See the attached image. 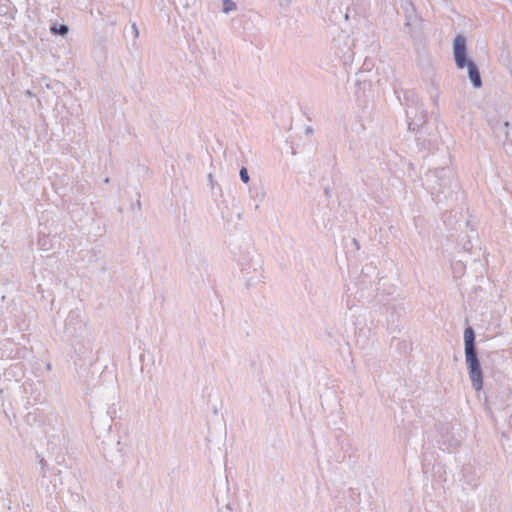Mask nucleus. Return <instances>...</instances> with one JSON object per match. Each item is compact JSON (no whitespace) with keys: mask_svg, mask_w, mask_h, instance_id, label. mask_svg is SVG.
I'll use <instances>...</instances> for the list:
<instances>
[{"mask_svg":"<svg viewBox=\"0 0 512 512\" xmlns=\"http://www.w3.org/2000/svg\"><path fill=\"white\" fill-rule=\"evenodd\" d=\"M64 334L79 357H85L92 352L95 334L93 329L81 319L79 310L69 312L65 320Z\"/></svg>","mask_w":512,"mask_h":512,"instance_id":"1","label":"nucleus"},{"mask_svg":"<svg viewBox=\"0 0 512 512\" xmlns=\"http://www.w3.org/2000/svg\"><path fill=\"white\" fill-rule=\"evenodd\" d=\"M476 335L471 326L464 330V353L469 379L476 391L483 388V372L476 349Z\"/></svg>","mask_w":512,"mask_h":512,"instance_id":"2","label":"nucleus"},{"mask_svg":"<svg viewBox=\"0 0 512 512\" xmlns=\"http://www.w3.org/2000/svg\"><path fill=\"white\" fill-rule=\"evenodd\" d=\"M403 100V104L406 107V118L409 130L421 132L427 118L423 104L419 101L417 94L412 90L404 92Z\"/></svg>","mask_w":512,"mask_h":512,"instance_id":"3","label":"nucleus"},{"mask_svg":"<svg viewBox=\"0 0 512 512\" xmlns=\"http://www.w3.org/2000/svg\"><path fill=\"white\" fill-rule=\"evenodd\" d=\"M452 177V170L446 167L428 171L426 174V181L431 189V194L436 196H439L440 194H444L446 196V192L450 194V188L453 182Z\"/></svg>","mask_w":512,"mask_h":512,"instance_id":"4","label":"nucleus"},{"mask_svg":"<svg viewBox=\"0 0 512 512\" xmlns=\"http://www.w3.org/2000/svg\"><path fill=\"white\" fill-rule=\"evenodd\" d=\"M404 27L415 28V31H408V34L413 40H419L421 38V20L415 13V9L411 3H407Z\"/></svg>","mask_w":512,"mask_h":512,"instance_id":"5","label":"nucleus"},{"mask_svg":"<svg viewBox=\"0 0 512 512\" xmlns=\"http://www.w3.org/2000/svg\"><path fill=\"white\" fill-rule=\"evenodd\" d=\"M453 53L456 66L459 69L465 68L468 63L466 38L462 35H457L453 40Z\"/></svg>","mask_w":512,"mask_h":512,"instance_id":"6","label":"nucleus"},{"mask_svg":"<svg viewBox=\"0 0 512 512\" xmlns=\"http://www.w3.org/2000/svg\"><path fill=\"white\" fill-rule=\"evenodd\" d=\"M467 70H468V77L471 81V84L474 88L479 89L482 87V79L480 75V71L478 66L475 64L474 61L471 59H468V63L466 64Z\"/></svg>","mask_w":512,"mask_h":512,"instance_id":"7","label":"nucleus"},{"mask_svg":"<svg viewBox=\"0 0 512 512\" xmlns=\"http://www.w3.org/2000/svg\"><path fill=\"white\" fill-rule=\"evenodd\" d=\"M345 46L346 50L339 48L335 51V55L346 63L352 59L353 51L350 49V47H348L346 43Z\"/></svg>","mask_w":512,"mask_h":512,"instance_id":"8","label":"nucleus"},{"mask_svg":"<svg viewBox=\"0 0 512 512\" xmlns=\"http://www.w3.org/2000/svg\"><path fill=\"white\" fill-rule=\"evenodd\" d=\"M50 32L53 34V35H60V36H65L68 34L69 32V27L66 25V24H53L51 27H50Z\"/></svg>","mask_w":512,"mask_h":512,"instance_id":"9","label":"nucleus"},{"mask_svg":"<svg viewBox=\"0 0 512 512\" xmlns=\"http://www.w3.org/2000/svg\"><path fill=\"white\" fill-rule=\"evenodd\" d=\"M237 6L232 0H223V12L228 14L231 11L236 10Z\"/></svg>","mask_w":512,"mask_h":512,"instance_id":"10","label":"nucleus"},{"mask_svg":"<svg viewBox=\"0 0 512 512\" xmlns=\"http://www.w3.org/2000/svg\"><path fill=\"white\" fill-rule=\"evenodd\" d=\"M38 458H39L38 463L41 466V476H42L41 484L44 485L43 479L46 478V469L48 467V463L43 457H41L39 455H38Z\"/></svg>","mask_w":512,"mask_h":512,"instance_id":"11","label":"nucleus"},{"mask_svg":"<svg viewBox=\"0 0 512 512\" xmlns=\"http://www.w3.org/2000/svg\"><path fill=\"white\" fill-rule=\"evenodd\" d=\"M396 348L400 353H407L411 348L410 344L407 341H398L396 344Z\"/></svg>","mask_w":512,"mask_h":512,"instance_id":"12","label":"nucleus"},{"mask_svg":"<svg viewBox=\"0 0 512 512\" xmlns=\"http://www.w3.org/2000/svg\"><path fill=\"white\" fill-rule=\"evenodd\" d=\"M250 194H251L252 198H254L255 200H258V202H261L264 198V193L258 191L257 188H250Z\"/></svg>","mask_w":512,"mask_h":512,"instance_id":"13","label":"nucleus"},{"mask_svg":"<svg viewBox=\"0 0 512 512\" xmlns=\"http://www.w3.org/2000/svg\"><path fill=\"white\" fill-rule=\"evenodd\" d=\"M207 178H208V182H209L212 192L215 193V189L217 188L219 190V192L221 193L222 192L221 187L214 181V178L211 173L208 174Z\"/></svg>","mask_w":512,"mask_h":512,"instance_id":"14","label":"nucleus"},{"mask_svg":"<svg viewBox=\"0 0 512 512\" xmlns=\"http://www.w3.org/2000/svg\"><path fill=\"white\" fill-rule=\"evenodd\" d=\"M239 176H240L241 181L244 182V183H248L249 180H250V177H249V174H248V170H247L246 167H242L240 169Z\"/></svg>","mask_w":512,"mask_h":512,"instance_id":"15","label":"nucleus"},{"mask_svg":"<svg viewBox=\"0 0 512 512\" xmlns=\"http://www.w3.org/2000/svg\"><path fill=\"white\" fill-rule=\"evenodd\" d=\"M463 248H464V250H466V251H471V250H472V248H473V245H472V243H471L470 241H468L467 243H464V244H463Z\"/></svg>","mask_w":512,"mask_h":512,"instance_id":"16","label":"nucleus"},{"mask_svg":"<svg viewBox=\"0 0 512 512\" xmlns=\"http://www.w3.org/2000/svg\"><path fill=\"white\" fill-rule=\"evenodd\" d=\"M305 134L311 136L313 134V128L311 126H307L305 128Z\"/></svg>","mask_w":512,"mask_h":512,"instance_id":"17","label":"nucleus"},{"mask_svg":"<svg viewBox=\"0 0 512 512\" xmlns=\"http://www.w3.org/2000/svg\"><path fill=\"white\" fill-rule=\"evenodd\" d=\"M324 194H325L326 197H330V188L329 187H326L324 189Z\"/></svg>","mask_w":512,"mask_h":512,"instance_id":"18","label":"nucleus"},{"mask_svg":"<svg viewBox=\"0 0 512 512\" xmlns=\"http://www.w3.org/2000/svg\"><path fill=\"white\" fill-rule=\"evenodd\" d=\"M411 30V31H415V28L414 27H410V28H405L404 27V31L408 34V31Z\"/></svg>","mask_w":512,"mask_h":512,"instance_id":"19","label":"nucleus"},{"mask_svg":"<svg viewBox=\"0 0 512 512\" xmlns=\"http://www.w3.org/2000/svg\"><path fill=\"white\" fill-rule=\"evenodd\" d=\"M508 425L512 427V414L508 418Z\"/></svg>","mask_w":512,"mask_h":512,"instance_id":"20","label":"nucleus"},{"mask_svg":"<svg viewBox=\"0 0 512 512\" xmlns=\"http://www.w3.org/2000/svg\"><path fill=\"white\" fill-rule=\"evenodd\" d=\"M132 28H133V31H135L136 36H138V29H137L136 25L134 24V25L132 26Z\"/></svg>","mask_w":512,"mask_h":512,"instance_id":"21","label":"nucleus"},{"mask_svg":"<svg viewBox=\"0 0 512 512\" xmlns=\"http://www.w3.org/2000/svg\"><path fill=\"white\" fill-rule=\"evenodd\" d=\"M393 329H394V330H397L398 332H400L399 325H395V326L393 327Z\"/></svg>","mask_w":512,"mask_h":512,"instance_id":"22","label":"nucleus"},{"mask_svg":"<svg viewBox=\"0 0 512 512\" xmlns=\"http://www.w3.org/2000/svg\"><path fill=\"white\" fill-rule=\"evenodd\" d=\"M508 126H509V122H505L504 127H508Z\"/></svg>","mask_w":512,"mask_h":512,"instance_id":"23","label":"nucleus"}]
</instances>
